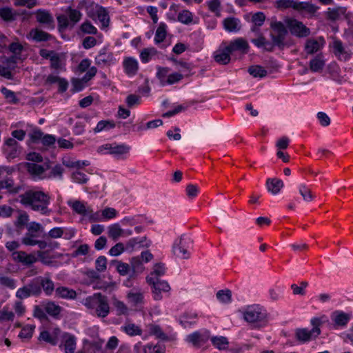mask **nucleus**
I'll list each match as a JSON object with an SVG mask.
<instances>
[{
  "instance_id": "nucleus-1",
  "label": "nucleus",
  "mask_w": 353,
  "mask_h": 353,
  "mask_svg": "<svg viewBox=\"0 0 353 353\" xmlns=\"http://www.w3.org/2000/svg\"><path fill=\"white\" fill-rule=\"evenodd\" d=\"M51 197L48 192L30 189L19 195L18 201L25 208H29L42 215L49 216L52 210L49 208Z\"/></svg>"
},
{
  "instance_id": "nucleus-2",
  "label": "nucleus",
  "mask_w": 353,
  "mask_h": 353,
  "mask_svg": "<svg viewBox=\"0 0 353 353\" xmlns=\"http://www.w3.org/2000/svg\"><path fill=\"white\" fill-rule=\"evenodd\" d=\"M327 321V317L323 315L321 317H313L310 320L312 326L311 330L308 328H296L294 330V338L299 344H305L312 341H315L321 334V327Z\"/></svg>"
},
{
  "instance_id": "nucleus-3",
  "label": "nucleus",
  "mask_w": 353,
  "mask_h": 353,
  "mask_svg": "<svg viewBox=\"0 0 353 353\" xmlns=\"http://www.w3.org/2000/svg\"><path fill=\"white\" fill-rule=\"evenodd\" d=\"M83 304L99 318L107 317L110 312L108 298L101 292L86 297Z\"/></svg>"
},
{
  "instance_id": "nucleus-4",
  "label": "nucleus",
  "mask_w": 353,
  "mask_h": 353,
  "mask_svg": "<svg viewBox=\"0 0 353 353\" xmlns=\"http://www.w3.org/2000/svg\"><path fill=\"white\" fill-rule=\"evenodd\" d=\"M243 319L254 328H260L267 323L266 311L259 305L248 306L243 313Z\"/></svg>"
},
{
  "instance_id": "nucleus-5",
  "label": "nucleus",
  "mask_w": 353,
  "mask_h": 353,
  "mask_svg": "<svg viewBox=\"0 0 353 353\" xmlns=\"http://www.w3.org/2000/svg\"><path fill=\"white\" fill-rule=\"evenodd\" d=\"M193 241L188 235L183 234L179 238L175 239L172 245L174 254L181 259H188L190 257L188 251L192 247Z\"/></svg>"
},
{
  "instance_id": "nucleus-6",
  "label": "nucleus",
  "mask_w": 353,
  "mask_h": 353,
  "mask_svg": "<svg viewBox=\"0 0 353 353\" xmlns=\"http://www.w3.org/2000/svg\"><path fill=\"white\" fill-rule=\"evenodd\" d=\"M272 32L270 34L272 41L279 48H283L284 40L287 34V26L281 21H278L275 17H272L270 23Z\"/></svg>"
},
{
  "instance_id": "nucleus-7",
  "label": "nucleus",
  "mask_w": 353,
  "mask_h": 353,
  "mask_svg": "<svg viewBox=\"0 0 353 353\" xmlns=\"http://www.w3.org/2000/svg\"><path fill=\"white\" fill-rule=\"evenodd\" d=\"M146 281L152 286L153 298L156 301H159L162 299V292H168L170 290V287L168 282L161 280L159 278L147 276Z\"/></svg>"
},
{
  "instance_id": "nucleus-8",
  "label": "nucleus",
  "mask_w": 353,
  "mask_h": 353,
  "mask_svg": "<svg viewBox=\"0 0 353 353\" xmlns=\"http://www.w3.org/2000/svg\"><path fill=\"white\" fill-rule=\"evenodd\" d=\"M288 31L297 38H305L310 35L311 30L303 22L288 17Z\"/></svg>"
},
{
  "instance_id": "nucleus-9",
  "label": "nucleus",
  "mask_w": 353,
  "mask_h": 353,
  "mask_svg": "<svg viewBox=\"0 0 353 353\" xmlns=\"http://www.w3.org/2000/svg\"><path fill=\"white\" fill-rule=\"evenodd\" d=\"M130 150V147L125 143L117 144L114 143L112 144L106 143L101 145L98 148L99 152H103L104 150H106V152L104 154H110L117 159L120 158L122 155L128 154Z\"/></svg>"
},
{
  "instance_id": "nucleus-10",
  "label": "nucleus",
  "mask_w": 353,
  "mask_h": 353,
  "mask_svg": "<svg viewBox=\"0 0 353 353\" xmlns=\"http://www.w3.org/2000/svg\"><path fill=\"white\" fill-rule=\"evenodd\" d=\"M3 151L8 159H13L18 157L22 152V147L12 138H8L3 145Z\"/></svg>"
},
{
  "instance_id": "nucleus-11",
  "label": "nucleus",
  "mask_w": 353,
  "mask_h": 353,
  "mask_svg": "<svg viewBox=\"0 0 353 353\" xmlns=\"http://www.w3.org/2000/svg\"><path fill=\"white\" fill-rule=\"evenodd\" d=\"M289 8L294 9L302 15L305 14L313 15L319 8L308 1H295L294 0H288Z\"/></svg>"
},
{
  "instance_id": "nucleus-12",
  "label": "nucleus",
  "mask_w": 353,
  "mask_h": 353,
  "mask_svg": "<svg viewBox=\"0 0 353 353\" xmlns=\"http://www.w3.org/2000/svg\"><path fill=\"white\" fill-rule=\"evenodd\" d=\"M35 14L37 21L43 25L44 28L50 30L54 29V20L50 11L44 9H38L36 10Z\"/></svg>"
},
{
  "instance_id": "nucleus-13",
  "label": "nucleus",
  "mask_w": 353,
  "mask_h": 353,
  "mask_svg": "<svg viewBox=\"0 0 353 353\" xmlns=\"http://www.w3.org/2000/svg\"><path fill=\"white\" fill-rule=\"evenodd\" d=\"M331 320L333 322V327H345L352 318L351 314H347L341 310H335L331 314Z\"/></svg>"
},
{
  "instance_id": "nucleus-14",
  "label": "nucleus",
  "mask_w": 353,
  "mask_h": 353,
  "mask_svg": "<svg viewBox=\"0 0 353 353\" xmlns=\"http://www.w3.org/2000/svg\"><path fill=\"white\" fill-rule=\"evenodd\" d=\"M114 62L115 59L113 53L108 51L106 48H102L95 57V63L99 66L110 65L114 64Z\"/></svg>"
},
{
  "instance_id": "nucleus-15",
  "label": "nucleus",
  "mask_w": 353,
  "mask_h": 353,
  "mask_svg": "<svg viewBox=\"0 0 353 353\" xmlns=\"http://www.w3.org/2000/svg\"><path fill=\"white\" fill-rule=\"evenodd\" d=\"M12 256L15 261L25 265H31L37 261L34 254H27L23 251L13 252Z\"/></svg>"
},
{
  "instance_id": "nucleus-16",
  "label": "nucleus",
  "mask_w": 353,
  "mask_h": 353,
  "mask_svg": "<svg viewBox=\"0 0 353 353\" xmlns=\"http://www.w3.org/2000/svg\"><path fill=\"white\" fill-rule=\"evenodd\" d=\"M249 49V45L248 42L242 39L238 38L226 46V50L232 54L233 52L239 51L242 54L248 53Z\"/></svg>"
},
{
  "instance_id": "nucleus-17",
  "label": "nucleus",
  "mask_w": 353,
  "mask_h": 353,
  "mask_svg": "<svg viewBox=\"0 0 353 353\" xmlns=\"http://www.w3.org/2000/svg\"><path fill=\"white\" fill-rule=\"evenodd\" d=\"M209 338V331L205 330L203 332L196 331L188 336L187 341L189 343H192L194 346H200L205 343L208 341Z\"/></svg>"
},
{
  "instance_id": "nucleus-18",
  "label": "nucleus",
  "mask_w": 353,
  "mask_h": 353,
  "mask_svg": "<svg viewBox=\"0 0 353 353\" xmlns=\"http://www.w3.org/2000/svg\"><path fill=\"white\" fill-rule=\"evenodd\" d=\"M333 52L340 61H347L351 57V54L345 50L342 41L339 39H336L333 42Z\"/></svg>"
},
{
  "instance_id": "nucleus-19",
  "label": "nucleus",
  "mask_w": 353,
  "mask_h": 353,
  "mask_svg": "<svg viewBox=\"0 0 353 353\" xmlns=\"http://www.w3.org/2000/svg\"><path fill=\"white\" fill-rule=\"evenodd\" d=\"M124 71L127 75L132 77L137 74L139 70V63L133 57H126L123 61Z\"/></svg>"
},
{
  "instance_id": "nucleus-20",
  "label": "nucleus",
  "mask_w": 353,
  "mask_h": 353,
  "mask_svg": "<svg viewBox=\"0 0 353 353\" xmlns=\"http://www.w3.org/2000/svg\"><path fill=\"white\" fill-rule=\"evenodd\" d=\"M67 203L78 214L85 216L92 212L90 208H86L85 204L80 201H68Z\"/></svg>"
},
{
  "instance_id": "nucleus-21",
  "label": "nucleus",
  "mask_w": 353,
  "mask_h": 353,
  "mask_svg": "<svg viewBox=\"0 0 353 353\" xmlns=\"http://www.w3.org/2000/svg\"><path fill=\"white\" fill-rule=\"evenodd\" d=\"M268 191L273 195L277 194L284 187V183L278 178H268L265 183Z\"/></svg>"
},
{
  "instance_id": "nucleus-22",
  "label": "nucleus",
  "mask_w": 353,
  "mask_h": 353,
  "mask_svg": "<svg viewBox=\"0 0 353 353\" xmlns=\"http://www.w3.org/2000/svg\"><path fill=\"white\" fill-rule=\"evenodd\" d=\"M251 42L257 48H263L268 52H272L274 46H276L273 41H272V42L268 41L263 35H260L256 39H252Z\"/></svg>"
},
{
  "instance_id": "nucleus-23",
  "label": "nucleus",
  "mask_w": 353,
  "mask_h": 353,
  "mask_svg": "<svg viewBox=\"0 0 353 353\" xmlns=\"http://www.w3.org/2000/svg\"><path fill=\"white\" fill-rule=\"evenodd\" d=\"M197 317L198 315L196 313L186 311L180 316L179 323L184 327H190L196 323Z\"/></svg>"
},
{
  "instance_id": "nucleus-24",
  "label": "nucleus",
  "mask_w": 353,
  "mask_h": 353,
  "mask_svg": "<svg viewBox=\"0 0 353 353\" xmlns=\"http://www.w3.org/2000/svg\"><path fill=\"white\" fill-rule=\"evenodd\" d=\"M346 12V8L338 6L336 8H328L325 12L326 19L335 21L339 19L341 16L344 15Z\"/></svg>"
},
{
  "instance_id": "nucleus-25",
  "label": "nucleus",
  "mask_w": 353,
  "mask_h": 353,
  "mask_svg": "<svg viewBox=\"0 0 353 353\" xmlns=\"http://www.w3.org/2000/svg\"><path fill=\"white\" fill-rule=\"evenodd\" d=\"M231 53L226 50V47L223 49H219L214 53V59L215 61L221 65H226L231 60Z\"/></svg>"
},
{
  "instance_id": "nucleus-26",
  "label": "nucleus",
  "mask_w": 353,
  "mask_h": 353,
  "mask_svg": "<svg viewBox=\"0 0 353 353\" xmlns=\"http://www.w3.org/2000/svg\"><path fill=\"white\" fill-rule=\"evenodd\" d=\"M223 23L224 28L229 32H236L241 29V21L235 17H227L223 20Z\"/></svg>"
},
{
  "instance_id": "nucleus-27",
  "label": "nucleus",
  "mask_w": 353,
  "mask_h": 353,
  "mask_svg": "<svg viewBox=\"0 0 353 353\" xmlns=\"http://www.w3.org/2000/svg\"><path fill=\"white\" fill-rule=\"evenodd\" d=\"M323 55L321 53L316 55L310 61V69L313 72H319L323 70L325 66Z\"/></svg>"
},
{
  "instance_id": "nucleus-28",
  "label": "nucleus",
  "mask_w": 353,
  "mask_h": 353,
  "mask_svg": "<svg viewBox=\"0 0 353 353\" xmlns=\"http://www.w3.org/2000/svg\"><path fill=\"white\" fill-rule=\"evenodd\" d=\"M131 274L130 277L142 273L145 269L140 256H134L130 259Z\"/></svg>"
},
{
  "instance_id": "nucleus-29",
  "label": "nucleus",
  "mask_w": 353,
  "mask_h": 353,
  "mask_svg": "<svg viewBox=\"0 0 353 353\" xmlns=\"http://www.w3.org/2000/svg\"><path fill=\"white\" fill-rule=\"evenodd\" d=\"M39 278L40 289L43 290L46 295L50 296L54 290V282L48 277Z\"/></svg>"
},
{
  "instance_id": "nucleus-30",
  "label": "nucleus",
  "mask_w": 353,
  "mask_h": 353,
  "mask_svg": "<svg viewBox=\"0 0 353 353\" xmlns=\"http://www.w3.org/2000/svg\"><path fill=\"white\" fill-rule=\"evenodd\" d=\"M56 296L66 299H74L77 297L76 291L66 287H59L55 290Z\"/></svg>"
},
{
  "instance_id": "nucleus-31",
  "label": "nucleus",
  "mask_w": 353,
  "mask_h": 353,
  "mask_svg": "<svg viewBox=\"0 0 353 353\" xmlns=\"http://www.w3.org/2000/svg\"><path fill=\"white\" fill-rule=\"evenodd\" d=\"M24 166L28 172L33 176H40L46 171L43 165L34 163L26 162Z\"/></svg>"
},
{
  "instance_id": "nucleus-32",
  "label": "nucleus",
  "mask_w": 353,
  "mask_h": 353,
  "mask_svg": "<svg viewBox=\"0 0 353 353\" xmlns=\"http://www.w3.org/2000/svg\"><path fill=\"white\" fill-rule=\"evenodd\" d=\"M30 34L37 42L50 41L54 38L50 34L38 29L32 30Z\"/></svg>"
},
{
  "instance_id": "nucleus-33",
  "label": "nucleus",
  "mask_w": 353,
  "mask_h": 353,
  "mask_svg": "<svg viewBox=\"0 0 353 353\" xmlns=\"http://www.w3.org/2000/svg\"><path fill=\"white\" fill-rule=\"evenodd\" d=\"M45 312L54 319H58L61 312V307L53 301H48L45 305Z\"/></svg>"
},
{
  "instance_id": "nucleus-34",
  "label": "nucleus",
  "mask_w": 353,
  "mask_h": 353,
  "mask_svg": "<svg viewBox=\"0 0 353 353\" xmlns=\"http://www.w3.org/2000/svg\"><path fill=\"white\" fill-rule=\"evenodd\" d=\"M19 14L10 7L0 8V17L6 22L13 21Z\"/></svg>"
},
{
  "instance_id": "nucleus-35",
  "label": "nucleus",
  "mask_w": 353,
  "mask_h": 353,
  "mask_svg": "<svg viewBox=\"0 0 353 353\" xmlns=\"http://www.w3.org/2000/svg\"><path fill=\"white\" fill-rule=\"evenodd\" d=\"M128 302L134 307H139L143 303V294L141 292H130L127 294Z\"/></svg>"
},
{
  "instance_id": "nucleus-36",
  "label": "nucleus",
  "mask_w": 353,
  "mask_h": 353,
  "mask_svg": "<svg viewBox=\"0 0 353 353\" xmlns=\"http://www.w3.org/2000/svg\"><path fill=\"white\" fill-rule=\"evenodd\" d=\"M116 124L112 120H101L98 122L97 126L93 129V132L97 134L103 130L108 131L114 128Z\"/></svg>"
},
{
  "instance_id": "nucleus-37",
  "label": "nucleus",
  "mask_w": 353,
  "mask_h": 353,
  "mask_svg": "<svg viewBox=\"0 0 353 353\" xmlns=\"http://www.w3.org/2000/svg\"><path fill=\"white\" fill-rule=\"evenodd\" d=\"M97 14L99 21L101 23L103 28H106L109 26L110 17L108 11L101 6H97Z\"/></svg>"
},
{
  "instance_id": "nucleus-38",
  "label": "nucleus",
  "mask_w": 353,
  "mask_h": 353,
  "mask_svg": "<svg viewBox=\"0 0 353 353\" xmlns=\"http://www.w3.org/2000/svg\"><path fill=\"white\" fill-rule=\"evenodd\" d=\"M167 25L161 22L157 28L154 37V42L156 44H159L162 43L166 37L167 35Z\"/></svg>"
},
{
  "instance_id": "nucleus-39",
  "label": "nucleus",
  "mask_w": 353,
  "mask_h": 353,
  "mask_svg": "<svg viewBox=\"0 0 353 353\" xmlns=\"http://www.w3.org/2000/svg\"><path fill=\"white\" fill-rule=\"evenodd\" d=\"M26 286L30 290L32 296H39L41 294V289H40L39 278L36 277L31 280Z\"/></svg>"
},
{
  "instance_id": "nucleus-40",
  "label": "nucleus",
  "mask_w": 353,
  "mask_h": 353,
  "mask_svg": "<svg viewBox=\"0 0 353 353\" xmlns=\"http://www.w3.org/2000/svg\"><path fill=\"white\" fill-rule=\"evenodd\" d=\"M321 49L319 43L312 39H307L305 45V51L307 54H312L317 52Z\"/></svg>"
},
{
  "instance_id": "nucleus-41",
  "label": "nucleus",
  "mask_w": 353,
  "mask_h": 353,
  "mask_svg": "<svg viewBox=\"0 0 353 353\" xmlns=\"http://www.w3.org/2000/svg\"><path fill=\"white\" fill-rule=\"evenodd\" d=\"M121 330L131 336L141 335L142 334V330L134 323H129L122 326Z\"/></svg>"
},
{
  "instance_id": "nucleus-42",
  "label": "nucleus",
  "mask_w": 353,
  "mask_h": 353,
  "mask_svg": "<svg viewBox=\"0 0 353 353\" xmlns=\"http://www.w3.org/2000/svg\"><path fill=\"white\" fill-rule=\"evenodd\" d=\"M248 72L254 77L263 78L268 74V72L265 68L261 65H252L248 68Z\"/></svg>"
},
{
  "instance_id": "nucleus-43",
  "label": "nucleus",
  "mask_w": 353,
  "mask_h": 353,
  "mask_svg": "<svg viewBox=\"0 0 353 353\" xmlns=\"http://www.w3.org/2000/svg\"><path fill=\"white\" fill-rule=\"evenodd\" d=\"M157 50L154 48H144L140 53V59L142 63H146L150 61L151 57L157 54Z\"/></svg>"
},
{
  "instance_id": "nucleus-44",
  "label": "nucleus",
  "mask_w": 353,
  "mask_h": 353,
  "mask_svg": "<svg viewBox=\"0 0 353 353\" xmlns=\"http://www.w3.org/2000/svg\"><path fill=\"white\" fill-rule=\"evenodd\" d=\"M143 219L147 220L148 217L145 215L138 214L132 217L125 216L124 217L121 223L123 224H128L130 225H134L137 223H141L143 222Z\"/></svg>"
},
{
  "instance_id": "nucleus-45",
  "label": "nucleus",
  "mask_w": 353,
  "mask_h": 353,
  "mask_svg": "<svg viewBox=\"0 0 353 353\" xmlns=\"http://www.w3.org/2000/svg\"><path fill=\"white\" fill-rule=\"evenodd\" d=\"M212 345L217 349L222 350L227 348L229 342L225 336H213L211 338Z\"/></svg>"
},
{
  "instance_id": "nucleus-46",
  "label": "nucleus",
  "mask_w": 353,
  "mask_h": 353,
  "mask_svg": "<svg viewBox=\"0 0 353 353\" xmlns=\"http://www.w3.org/2000/svg\"><path fill=\"white\" fill-rule=\"evenodd\" d=\"M157 78L159 80L161 85H165L166 79L170 69L168 67L157 66Z\"/></svg>"
},
{
  "instance_id": "nucleus-47",
  "label": "nucleus",
  "mask_w": 353,
  "mask_h": 353,
  "mask_svg": "<svg viewBox=\"0 0 353 353\" xmlns=\"http://www.w3.org/2000/svg\"><path fill=\"white\" fill-rule=\"evenodd\" d=\"M113 305L115 307L117 316L128 314V308L123 301L114 299L113 301Z\"/></svg>"
},
{
  "instance_id": "nucleus-48",
  "label": "nucleus",
  "mask_w": 353,
  "mask_h": 353,
  "mask_svg": "<svg viewBox=\"0 0 353 353\" xmlns=\"http://www.w3.org/2000/svg\"><path fill=\"white\" fill-rule=\"evenodd\" d=\"M150 333L155 336L157 339L163 341L168 340V336L164 333L159 325H151L150 327Z\"/></svg>"
},
{
  "instance_id": "nucleus-49",
  "label": "nucleus",
  "mask_w": 353,
  "mask_h": 353,
  "mask_svg": "<svg viewBox=\"0 0 353 353\" xmlns=\"http://www.w3.org/2000/svg\"><path fill=\"white\" fill-rule=\"evenodd\" d=\"M65 353H74L76 348L75 337L73 335H69L65 339L63 343Z\"/></svg>"
},
{
  "instance_id": "nucleus-50",
  "label": "nucleus",
  "mask_w": 353,
  "mask_h": 353,
  "mask_svg": "<svg viewBox=\"0 0 353 353\" xmlns=\"http://www.w3.org/2000/svg\"><path fill=\"white\" fill-rule=\"evenodd\" d=\"M216 296L221 303H229L232 301V292L228 289L218 291Z\"/></svg>"
},
{
  "instance_id": "nucleus-51",
  "label": "nucleus",
  "mask_w": 353,
  "mask_h": 353,
  "mask_svg": "<svg viewBox=\"0 0 353 353\" xmlns=\"http://www.w3.org/2000/svg\"><path fill=\"white\" fill-rule=\"evenodd\" d=\"M177 20L183 24L189 25L193 20L192 13L188 10H183L179 13Z\"/></svg>"
},
{
  "instance_id": "nucleus-52",
  "label": "nucleus",
  "mask_w": 353,
  "mask_h": 353,
  "mask_svg": "<svg viewBox=\"0 0 353 353\" xmlns=\"http://www.w3.org/2000/svg\"><path fill=\"white\" fill-rule=\"evenodd\" d=\"M72 88L70 92L72 94L81 92L85 87V82L82 79L72 78L71 79Z\"/></svg>"
},
{
  "instance_id": "nucleus-53",
  "label": "nucleus",
  "mask_w": 353,
  "mask_h": 353,
  "mask_svg": "<svg viewBox=\"0 0 353 353\" xmlns=\"http://www.w3.org/2000/svg\"><path fill=\"white\" fill-rule=\"evenodd\" d=\"M307 286L308 283L307 281H301L299 286L293 283L291 285L290 288L294 295L305 296L306 294L305 288Z\"/></svg>"
},
{
  "instance_id": "nucleus-54",
  "label": "nucleus",
  "mask_w": 353,
  "mask_h": 353,
  "mask_svg": "<svg viewBox=\"0 0 353 353\" xmlns=\"http://www.w3.org/2000/svg\"><path fill=\"white\" fill-rule=\"evenodd\" d=\"M0 92L10 103L16 104L19 101L15 93L7 88L1 87Z\"/></svg>"
},
{
  "instance_id": "nucleus-55",
  "label": "nucleus",
  "mask_w": 353,
  "mask_h": 353,
  "mask_svg": "<svg viewBox=\"0 0 353 353\" xmlns=\"http://www.w3.org/2000/svg\"><path fill=\"white\" fill-rule=\"evenodd\" d=\"M123 230L118 223H114L109 227L108 235L114 240H117L122 235Z\"/></svg>"
},
{
  "instance_id": "nucleus-56",
  "label": "nucleus",
  "mask_w": 353,
  "mask_h": 353,
  "mask_svg": "<svg viewBox=\"0 0 353 353\" xmlns=\"http://www.w3.org/2000/svg\"><path fill=\"white\" fill-rule=\"evenodd\" d=\"M35 328L34 325H26L24 326L19 334V337L20 339H29L32 336L34 330Z\"/></svg>"
},
{
  "instance_id": "nucleus-57",
  "label": "nucleus",
  "mask_w": 353,
  "mask_h": 353,
  "mask_svg": "<svg viewBox=\"0 0 353 353\" xmlns=\"http://www.w3.org/2000/svg\"><path fill=\"white\" fill-rule=\"evenodd\" d=\"M299 193L302 196L303 199L305 201H311L314 198V195L310 188L305 185H301L299 187Z\"/></svg>"
},
{
  "instance_id": "nucleus-58",
  "label": "nucleus",
  "mask_w": 353,
  "mask_h": 353,
  "mask_svg": "<svg viewBox=\"0 0 353 353\" xmlns=\"http://www.w3.org/2000/svg\"><path fill=\"white\" fill-rule=\"evenodd\" d=\"M58 22V30L59 32L65 31L69 26V21L67 16L60 14L57 18Z\"/></svg>"
},
{
  "instance_id": "nucleus-59",
  "label": "nucleus",
  "mask_w": 353,
  "mask_h": 353,
  "mask_svg": "<svg viewBox=\"0 0 353 353\" xmlns=\"http://www.w3.org/2000/svg\"><path fill=\"white\" fill-rule=\"evenodd\" d=\"M165 272V268L163 263H156L154 266V270L150 273L148 276H153L159 278V276L164 275Z\"/></svg>"
},
{
  "instance_id": "nucleus-60",
  "label": "nucleus",
  "mask_w": 353,
  "mask_h": 353,
  "mask_svg": "<svg viewBox=\"0 0 353 353\" xmlns=\"http://www.w3.org/2000/svg\"><path fill=\"white\" fill-rule=\"evenodd\" d=\"M107 268V259L104 256H99L95 261V268L99 272H103Z\"/></svg>"
},
{
  "instance_id": "nucleus-61",
  "label": "nucleus",
  "mask_w": 353,
  "mask_h": 353,
  "mask_svg": "<svg viewBox=\"0 0 353 353\" xmlns=\"http://www.w3.org/2000/svg\"><path fill=\"white\" fill-rule=\"evenodd\" d=\"M39 339L43 340L47 343H49L53 345H56L57 343V338L51 336L50 332L47 330L42 331L40 333Z\"/></svg>"
},
{
  "instance_id": "nucleus-62",
  "label": "nucleus",
  "mask_w": 353,
  "mask_h": 353,
  "mask_svg": "<svg viewBox=\"0 0 353 353\" xmlns=\"http://www.w3.org/2000/svg\"><path fill=\"white\" fill-rule=\"evenodd\" d=\"M81 30L85 34H96L97 33V29L90 21L83 23Z\"/></svg>"
},
{
  "instance_id": "nucleus-63",
  "label": "nucleus",
  "mask_w": 353,
  "mask_h": 353,
  "mask_svg": "<svg viewBox=\"0 0 353 353\" xmlns=\"http://www.w3.org/2000/svg\"><path fill=\"white\" fill-rule=\"evenodd\" d=\"M0 285L12 290L16 288V281L8 276H0Z\"/></svg>"
},
{
  "instance_id": "nucleus-64",
  "label": "nucleus",
  "mask_w": 353,
  "mask_h": 353,
  "mask_svg": "<svg viewBox=\"0 0 353 353\" xmlns=\"http://www.w3.org/2000/svg\"><path fill=\"white\" fill-rule=\"evenodd\" d=\"M72 179L73 181L81 184L85 183L88 181V178L86 174L79 171L72 173Z\"/></svg>"
}]
</instances>
